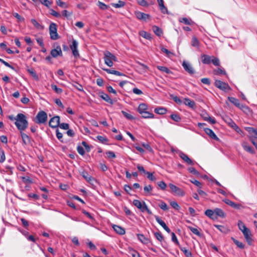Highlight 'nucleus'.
I'll use <instances>...</instances> for the list:
<instances>
[{
    "label": "nucleus",
    "mask_w": 257,
    "mask_h": 257,
    "mask_svg": "<svg viewBox=\"0 0 257 257\" xmlns=\"http://www.w3.org/2000/svg\"><path fill=\"white\" fill-rule=\"evenodd\" d=\"M15 124L20 131H25L28 126L29 123L27 117L23 113H18L17 115L16 121Z\"/></svg>",
    "instance_id": "obj_1"
},
{
    "label": "nucleus",
    "mask_w": 257,
    "mask_h": 257,
    "mask_svg": "<svg viewBox=\"0 0 257 257\" xmlns=\"http://www.w3.org/2000/svg\"><path fill=\"white\" fill-rule=\"evenodd\" d=\"M103 54L105 64L108 66L112 67L113 64V62L117 61V58L109 51H105L104 52Z\"/></svg>",
    "instance_id": "obj_2"
},
{
    "label": "nucleus",
    "mask_w": 257,
    "mask_h": 257,
    "mask_svg": "<svg viewBox=\"0 0 257 257\" xmlns=\"http://www.w3.org/2000/svg\"><path fill=\"white\" fill-rule=\"evenodd\" d=\"M49 29L51 39L56 40L59 38V36L57 33V28L56 24L51 23L49 26Z\"/></svg>",
    "instance_id": "obj_3"
},
{
    "label": "nucleus",
    "mask_w": 257,
    "mask_h": 257,
    "mask_svg": "<svg viewBox=\"0 0 257 257\" xmlns=\"http://www.w3.org/2000/svg\"><path fill=\"white\" fill-rule=\"evenodd\" d=\"M47 114L44 111H39L36 116L35 122L38 124L45 123L47 120Z\"/></svg>",
    "instance_id": "obj_4"
},
{
    "label": "nucleus",
    "mask_w": 257,
    "mask_h": 257,
    "mask_svg": "<svg viewBox=\"0 0 257 257\" xmlns=\"http://www.w3.org/2000/svg\"><path fill=\"white\" fill-rule=\"evenodd\" d=\"M214 85L220 90L225 92H227L231 89L230 87L227 83L219 80H215Z\"/></svg>",
    "instance_id": "obj_5"
},
{
    "label": "nucleus",
    "mask_w": 257,
    "mask_h": 257,
    "mask_svg": "<svg viewBox=\"0 0 257 257\" xmlns=\"http://www.w3.org/2000/svg\"><path fill=\"white\" fill-rule=\"evenodd\" d=\"M227 99L231 103L233 104L235 106L242 110L243 109H248L247 106L243 104H241L239 102V100L235 97L228 96Z\"/></svg>",
    "instance_id": "obj_6"
},
{
    "label": "nucleus",
    "mask_w": 257,
    "mask_h": 257,
    "mask_svg": "<svg viewBox=\"0 0 257 257\" xmlns=\"http://www.w3.org/2000/svg\"><path fill=\"white\" fill-rule=\"evenodd\" d=\"M169 186L172 192L176 195L183 196L185 195V192L180 188L172 184H169Z\"/></svg>",
    "instance_id": "obj_7"
},
{
    "label": "nucleus",
    "mask_w": 257,
    "mask_h": 257,
    "mask_svg": "<svg viewBox=\"0 0 257 257\" xmlns=\"http://www.w3.org/2000/svg\"><path fill=\"white\" fill-rule=\"evenodd\" d=\"M78 42L76 40L73 39L72 41V44L70 46V48L72 51L73 55L75 57H78L79 56V52L77 50Z\"/></svg>",
    "instance_id": "obj_8"
},
{
    "label": "nucleus",
    "mask_w": 257,
    "mask_h": 257,
    "mask_svg": "<svg viewBox=\"0 0 257 257\" xmlns=\"http://www.w3.org/2000/svg\"><path fill=\"white\" fill-rule=\"evenodd\" d=\"M21 136L22 137L23 143L26 145H31L32 144L33 140L23 131H20Z\"/></svg>",
    "instance_id": "obj_9"
},
{
    "label": "nucleus",
    "mask_w": 257,
    "mask_h": 257,
    "mask_svg": "<svg viewBox=\"0 0 257 257\" xmlns=\"http://www.w3.org/2000/svg\"><path fill=\"white\" fill-rule=\"evenodd\" d=\"M60 124V117L55 116L51 118L49 121V125L52 128H56Z\"/></svg>",
    "instance_id": "obj_10"
},
{
    "label": "nucleus",
    "mask_w": 257,
    "mask_h": 257,
    "mask_svg": "<svg viewBox=\"0 0 257 257\" xmlns=\"http://www.w3.org/2000/svg\"><path fill=\"white\" fill-rule=\"evenodd\" d=\"M242 232L247 243L250 245H251L253 239L252 238V234L250 229L248 228Z\"/></svg>",
    "instance_id": "obj_11"
},
{
    "label": "nucleus",
    "mask_w": 257,
    "mask_h": 257,
    "mask_svg": "<svg viewBox=\"0 0 257 257\" xmlns=\"http://www.w3.org/2000/svg\"><path fill=\"white\" fill-rule=\"evenodd\" d=\"M245 129L249 133V140L257 138V130L251 127H246Z\"/></svg>",
    "instance_id": "obj_12"
},
{
    "label": "nucleus",
    "mask_w": 257,
    "mask_h": 257,
    "mask_svg": "<svg viewBox=\"0 0 257 257\" xmlns=\"http://www.w3.org/2000/svg\"><path fill=\"white\" fill-rule=\"evenodd\" d=\"M51 55L54 58H56L58 56H62V52L61 47L57 46L56 48L52 49L51 51Z\"/></svg>",
    "instance_id": "obj_13"
},
{
    "label": "nucleus",
    "mask_w": 257,
    "mask_h": 257,
    "mask_svg": "<svg viewBox=\"0 0 257 257\" xmlns=\"http://www.w3.org/2000/svg\"><path fill=\"white\" fill-rule=\"evenodd\" d=\"M179 156L187 164L191 165H194L193 161L191 159H190L189 157L185 153L181 152L179 153Z\"/></svg>",
    "instance_id": "obj_14"
},
{
    "label": "nucleus",
    "mask_w": 257,
    "mask_h": 257,
    "mask_svg": "<svg viewBox=\"0 0 257 257\" xmlns=\"http://www.w3.org/2000/svg\"><path fill=\"white\" fill-rule=\"evenodd\" d=\"M155 219L157 222L168 232L170 233L171 230L170 228L166 225L165 222L163 221L160 217L158 216H155Z\"/></svg>",
    "instance_id": "obj_15"
},
{
    "label": "nucleus",
    "mask_w": 257,
    "mask_h": 257,
    "mask_svg": "<svg viewBox=\"0 0 257 257\" xmlns=\"http://www.w3.org/2000/svg\"><path fill=\"white\" fill-rule=\"evenodd\" d=\"M136 17L140 20L146 21L148 19H149L150 18V16L148 14H146L145 13L137 12L135 13Z\"/></svg>",
    "instance_id": "obj_16"
},
{
    "label": "nucleus",
    "mask_w": 257,
    "mask_h": 257,
    "mask_svg": "<svg viewBox=\"0 0 257 257\" xmlns=\"http://www.w3.org/2000/svg\"><path fill=\"white\" fill-rule=\"evenodd\" d=\"M224 202H225L226 204L231 206L232 208L237 209H240L242 207L241 205L240 204H236L234 202L228 199H225L223 200Z\"/></svg>",
    "instance_id": "obj_17"
},
{
    "label": "nucleus",
    "mask_w": 257,
    "mask_h": 257,
    "mask_svg": "<svg viewBox=\"0 0 257 257\" xmlns=\"http://www.w3.org/2000/svg\"><path fill=\"white\" fill-rule=\"evenodd\" d=\"M184 69L190 74H193L194 71L192 66L188 63L184 61L182 63Z\"/></svg>",
    "instance_id": "obj_18"
},
{
    "label": "nucleus",
    "mask_w": 257,
    "mask_h": 257,
    "mask_svg": "<svg viewBox=\"0 0 257 257\" xmlns=\"http://www.w3.org/2000/svg\"><path fill=\"white\" fill-rule=\"evenodd\" d=\"M241 145L243 149L246 152L251 154H254L255 153L254 149L251 146H249L246 142H243Z\"/></svg>",
    "instance_id": "obj_19"
},
{
    "label": "nucleus",
    "mask_w": 257,
    "mask_h": 257,
    "mask_svg": "<svg viewBox=\"0 0 257 257\" xmlns=\"http://www.w3.org/2000/svg\"><path fill=\"white\" fill-rule=\"evenodd\" d=\"M112 228H113L114 230L118 234L123 235L125 233V229L120 226L117 225H113Z\"/></svg>",
    "instance_id": "obj_20"
},
{
    "label": "nucleus",
    "mask_w": 257,
    "mask_h": 257,
    "mask_svg": "<svg viewBox=\"0 0 257 257\" xmlns=\"http://www.w3.org/2000/svg\"><path fill=\"white\" fill-rule=\"evenodd\" d=\"M157 2L161 12L163 14H168V9L165 6L163 0H157Z\"/></svg>",
    "instance_id": "obj_21"
},
{
    "label": "nucleus",
    "mask_w": 257,
    "mask_h": 257,
    "mask_svg": "<svg viewBox=\"0 0 257 257\" xmlns=\"http://www.w3.org/2000/svg\"><path fill=\"white\" fill-rule=\"evenodd\" d=\"M204 131L211 138L215 140H218V138L216 136V135L214 134L212 130L208 128H205Z\"/></svg>",
    "instance_id": "obj_22"
},
{
    "label": "nucleus",
    "mask_w": 257,
    "mask_h": 257,
    "mask_svg": "<svg viewBox=\"0 0 257 257\" xmlns=\"http://www.w3.org/2000/svg\"><path fill=\"white\" fill-rule=\"evenodd\" d=\"M183 103L186 105L188 106L191 108H195L196 107L195 103L194 101L191 100L189 98H185L184 100Z\"/></svg>",
    "instance_id": "obj_23"
},
{
    "label": "nucleus",
    "mask_w": 257,
    "mask_h": 257,
    "mask_svg": "<svg viewBox=\"0 0 257 257\" xmlns=\"http://www.w3.org/2000/svg\"><path fill=\"white\" fill-rule=\"evenodd\" d=\"M100 97L103 99L104 100L106 101L107 102L113 104V100L110 98V97L108 96V94H105L103 92H102L100 95Z\"/></svg>",
    "instance_id": "obj_24"
},
{
    "label": "nucleus",
    "mask_w": 257,
    "mask_h": 257,
    "mask_svg": "<svg viewBox=\"0 0 257 257\" xmlns=\"http://www.w3.org/2000/svg\"><path fill=\"white\" fill-rule=\"evenodd\" d=\"M214 226L216 228H217L222 233L226 234V233H227L229 231V229L227 227H226V226L221 225H217V224H214Z\"/></svg>",
    "instance_id": "obj_25"
},
{
    "label": "nucleus",
    "mask_w": 257,
    "mask_h": 257,
    "mask_svg": "<svg viewBox=\"0 0 257 257\" xmlns=\"http://www.w3.org/2000/svg\"><path fill=\"white\" fill-rule=\"evenodd\" d=\"M202 62L205 64H209L211 61V57L209 55L203 54L201 55Z\"/></svg>",
    "instance_id": "obj_26"
},
{
    "label": "nucleus",
    "mask_w": 257,
    "mask_h": 257,
    "mask_svg": "<svg viewBox=\"0 0 257 257\" xmlns=\"http://www.w3.org/2000/svg\"><path fill=\"white\" fill-rule=\"evenodd\" d=\"M214 210L215 216H216V217L217 216H219L222 218L225 217V213L222 209L218 208H216L214 209Z\"/></svg>",
    "instance_id": "obj_27"
},
{
    "label": "nucleus",
    "mask_w": 257,
    "mask_h": 257,
    "mask_svg": "<svg viewBox=\"0 0 257 257\" xmlns=\"http://www.w3.org/2000/svg\"><path fill=\"white\" fill-rule=\"evenodd\" d=\"M137 236L139 240L143 243L148 244L149 242V239L146 237L143 234H138Z\"/></svg>",
    "instance_id": "obj_28"
},
{
    "label": "nucleus",
    "mask_w": 257,
    "mask_h": 257,
    "mask_svg": "<svg viewBox=\"0 0 257 257\" xmlns=\"http://www.w3.org/2000/svg\"><path fill=\"white\" fill-rule=\"evenodd\" d=\"M205 214L211 219H216V216H215L214 210L211 209H207L205 211Z\"/></svg>",
    "instance_id": "obj_29"
},
{
    "label": "nucleus",
    "mask_w": 257,
    "mask_h": 257,
    "mask_svg": "<svg viewBox=\"0 0 257 257\" xmlns=\"http://www.w3.org/2000/svg\"><path fill=\"white\" fill-rule=\"evenodd\" d=\"M191 44L192 46L199 49L200 42L196 37L193 36L192 38Z\"/></svg>",
    "instance_id": "obj_30"
},
{
    "label": "nucleus",
    "mask_w": 257,
    "mask_h": 257,
    "mask_svg": "<svg viewBox=\"0 0 257 257\" xmlns=\"http://www.w3.org/2000/svg\"><path fill=\"white\" fill-rule=\"evenodd\" d=\"M144 202L142 203L139 200H134L133 201V204L137 207L138 209H140L142 211L143 210V208L144 207Z\"/></svg>",
    "instance_id": "obj_31"
},
{
    "label": "nucleus",
    "mask_w": 257,
    "mask_h": 257,
    "mask_svg": "<svg viewBox=\"0 0 257 257\" xmlns=\"http://www.w3.org/2000/svg\"><path fill=\"white\" fill-rule=\"evenodd\" d=\"M148 109V106L146 104L142 103H141L138 108V111L141 114L146 111Z\"/></svg>",
    "instance_id": "obj_32"
},
{
    "label": "nucleus",
    "mask_w": 257,
    "mask_h": 257,
    "mask_svg": "<svg viewBox=\"0 0 257 257\" xmlns=\"http://www.w3.org/2000/svg\"><path fill=\"white\" fill-rule=\"evenodd\" d=\"M152 29L155 34L158 36H161L163 34V31L162 29L158 26H153Z\"/></svg>",
    "instance_id": "obj_33"
},
{
    "label": "nucleus",
    "mask_w": 257,
    "mask_h": 257,
    "mask_svg": "<svg viewBox=\"0 0 257 257\" xmlns=\"http://www.w3.org/2000/svg\"><path fill=\"white\" fill-rule=\"evenodd\" d=\"M82 176L86 179L88 182L90 183L94 179L91 177L86 172L83 171L81 173Z\"/></svg>",
    "instance_id": "obj_34"
},
{
    "label": "nucleus",
    "mask_w": 257,
    "mask_h": 257,
    "mask_svg": "<svg viewBox=\"0 0 257 257\" xmlns=\"http://www.w3.org/2000/svg\"><path fill=\"white\" fill-rule=\"evenodd\" d=\"M154 111L156 113L159 114H164L166 113L167 109L164 107H159L156 108Z\"/></svg>",
    "instance_id": "obj_35"
},
{
    "label": "nucleus",
    "mask_w": 257,
    "mask_h": 257,
    "mask_svg": "<svg viewBox=\"0 0 257 257\" xmlns=\"http://www.w3.org/2000/svg\"><path fill=\"white\" fill-rule=\"evenodd\" d=\"M31 22L35 28L38 30H43L44 27L43 26L40 25L35 19H32Z\"/></svg>",
    "instance_id": "obj_36"
},
{
    "label": "nucleus",
    "mask_w": 257,
    "mask_h": 257,
    "mask_svg": "<svg viewBox=\"0 0 257 257\" xmlns=\"http://www.w3.org/2000/svg\"><path fill=\"white\" fill-rule=\"evenodd\" d=\"M179 247L181 250L183 252L186 257H193L192 254L189 250L187 249L185 247L181 246H180Z\"/></svg>",
    "instance_id": "obj_37"
},
{
    "label": "nucleus",
    "mask_w": 257,
    "mask_h": 257,
    "mask_svg": "<svg viewBox=\"0 0 257 257\" xmlns=\"http://www.w3.org/2000/svg\"><path fill=\"white\" fill-rule=\"evenodd\" d=\"M213 73L215 75H226V72L224 69L218 68L213 70Z\"/></svg>",
    "instance_id": "obj_38"
},
{
    "label": "nucleus",
    "mask_w": 257,
    "mask_h": 257,
    "mask_svg": "<svg viewBox=\"0 0 257 257\" xmlns=\"http://www.w3.org/2000/svg\"><path fill=\"white\" fill-rule=\"evenodd\" d=\"M141 114H142V117L145 118H154V115L153 113L147 111H144L142 113H141Z\"/></svg>",
    "instance_id": "obj_39"
},
{
    "label": "nucleus",
    "mask_w": 257,
    "mask_h": 257,
    "mask_svg": "<svg viewBox=\"0 0 257 257\" xmlns=\"http://www.w3.org/2000/svg\"><path fill=\"white\" fill-rule=\"evenodd\" d=\"M140 35L141 36H142L143 37H144L148 40H150L152 38L151 34H150L146 31H142L140 32Z\"/></svg>",
    "instance_id": "obj_40"
},
{
    "label": "nucleus",
    "mask_w": 257,
    "mask_h": 257,
    "mask_svg": "<svg viewBox=\"0 0 257 257\" xmlns=\"http://www.w3.org/2000/svg\"><path fill=\"white\" fill-rule=\"evenodd\" d=\"M238 226L239 229L241 231V232L248 229L247 227H246L244 223L241 220H239L238 221Z\"/></svg>",
    "instance_id": "obj_41"
},
{
    "label": "nucleus",
    "mask_w": 257,
    "mask_h": 257,
    "mask_svg": "<svg viewBox=\"0 0 257 257\" xmlns=\"http://www.w3.org/2000/svg\"><path fill=\"white\" fill-rule=\"evenodd\" d=\"M231 239L233 241V242L237 245V247H238L240 248L243 249L244 248V245L239 241L235 239L233 237H231Z\"/></svg>",
    "instance_id": "obj_42"
},
{
    "label": "nucleus",
    "mask_w": 257,
    "mask_h": 257,
    "mask_svg": "<svg viewBox=\"0 0 257 257\" xmlns=\"http://www.w3.org/2000/svg\"><path fill=\"white\" fill-rule=\"evenodd\" d=\"M157 68L158 70L162 72H164L167 74L171 73V71L167 67L165 66H158Z\"/></svg>",
    "instance_id": "obj_43"
},
{
    "label": "nucleus",
    "mask_w": 257,
    "mask_h": 257,
    "mask_svg": "<svg viewBox=\"0 0 257 257\" xmlns=\"http://www.w3.org/2000/svg\"><path fill=\"white\" fill-rule=\"evenodd\" d=\"M137 168L142 175H146L148 172L146 171L145 170L144 167L140 164H137Z\"/></svg>",
    "instance_id": "obj_44"
},
{
    "label": "nucleus",
    "mask_w": 257,
    "mask_h": 257,
    "mask_svg": "<svg viewBox=\"0 0 257 257\" xmlns=\"http://www.w3.org/2000/svg\"><path fill=\"white\" fill-rule=\"evenodd\" d=\"M121 113L123 115V116L128 120H133L135 119V117L133 116L132 114L125 112L123 110L121 111Z\"/></svg>",
    "instance_id": "obj_45"
},
{
    "label": "nucleus",
    "mask_w": 257,
    "mask_h": 257,
    "mask_svg": "<svg viewBox=\"0 0 257 257\" xmlns=\"http://www.w3.org/2000/svg\"><path fill=\"white\" fill-rule=\"evenodd\" d=\"M170 117L171 119H172L173 120H174L176 122H179L180 121L181 118L180 115L178 114H172L170 115Z\"/></svg>",
    "instance_id": "obj_46"
},
{
    "label": "nucleus",
    "mask_w": 257,
    "mask_h": 257,
    "mask_svg": "<svg viewBox=\"0 0 257 257\" xmlns=\"http://www.w3.org/2000/svg\"><path fill=\"white\" fill-rule=\"evenodd\" d=\"M179 21L180 22V23H184L186 25H191V21L188 19L187 18H180L179 20Z\"/></svg>",
    "instance_id": "obj_47"
},
{
    "label": "nucleus",
    "mask_w": 257,
    "mask_h": 257,
    "mask_svg": "<svg viewBox=\"0 0 257 257\" xmlns=\"http://www.w3.org/2000/svg\"><path fill=\"white\" fill-rule=\"evenodd\" d=\"M125 5V3L121 1H118L117 4H112V6L115 8L123 7Z\"/></svg>",
    "instance_id": "obj_48"
},
{
    "label": "nucleus",
    "mask_w": 257,
    "mask_h": 257,
    "mask_svg": "<svg viewBox=\"0 0 257 257\" xmlns=\"http://www.w3.org/2000/svg\"><path fill=\"white\" fill-rule=\"evenodd\" d=\"M189 228L190 230V231H191L194 234L197 235L198 236H201V233L200 232V231L197 228L193 227H189Z\"/></svg>",
    "instance_id": "obj_49"
},
{
    "label": "nucleus",
    "mask_w": 257,
    "mask_h": 257,
    "mask_svg": "<svg viewBox=\"0 0 257 257\" xmlns=\"http://www.w3.org/2000/svg\"><path fill=\"white\" fill-rule=\"evenodd\" d=\"M96 138L99 141V142L103 144H105L108 142V139L106 137L101 136H97Z\"/></svg>",
    "instance_id": "obj_50"
},
{
    "label": "nucleus",
    "mask_w": 257,
    "mask_h": 257,
    "mask_svg": "<svg viewBox=\"0 0 257 257\" xmlns=\"http://www.w3.org/2000/svg\"><path fill=\"white\" fill-rule=\"evenodd\" d=\"M40 3L48 8H50V6L52 4V2H50L48 0H40Z\"/></svg>",
    "instance_id": "obj_51"
},
{
    "label": "nucleus",
    "mask_w": 257,
    "mask_h": 257,
    "mask_svg": "<svg viewBox=\"0 0 257 257\" xmlns=\"http://www.w3.org/2000/svg\"><path fill=\"white\" fill-rule=\"evenodd\" d=\"M129 252L133 256V257H141L139 253L133 248L130 249Z\"/></svg>",
    "instance_id": "obj_52"
},
{
    "label": "nucleus",
    "mask_w": 257,
    "mask_h": 257,
    "mask_svg": "<svg viewBox=\"0 0 257 257\" xmlns=\"http://www.w3.org/2000/svg\"><path fill=\"white\" fill-rule=\"evenodd\" d=\"M51 88L58 94H60L62 92V89L61 88L57 87V86L55 84H52Z\"/></svg>",
    "instance_id": "obj_53"
},
{
    "label": "nucleus",
    "mask_w": 257,
    "mask_h": 257,
    "mask_svg": "<svg viewBox=\"0 0 257 257\" xmlns=\"http://www.w3.org/2000/svg\"><path fill=\"white\" fill-rule=\"evenodd\" d=\"M171 236H172V240L173 242H174L175 244H176L177 245H178L179 247L180 244L179 242L177 239V238L175 235V234L174 232H171Z\"/></svg>",
    "instance_id": "obj_54"
},
{
    "label": "nucleus",
    "mask_w": 257,
    "mask_h": 257,
    "mask_svg": "<svg viewBox=\"0 0 257 257\" xmlns=\"http://www.w3.org/2000/svg\"><path fill=\"white\" fill-rule=\"evenodd\" d=\"M154 235L159 241H162L164 240V237L161 232H155Z\"/></svg>",
    "instance_id": "obj_55"
},
{
    "label": "nucleus",
    "mask_w": 257,
    "mask_h": 257,
    "mask_svg": "<svg viewBox=\"0 0 257 257\" xmlns=\"http://www.w3.org/2000/svg\"><path fill=\"white\" fill-rule=\"evenodd\" d=\"M159 207L164 211L168 210V207L167 204L162 201H161V203L159 204Z\"/></svg>",
    "instance_id": "obj_56"
},
{
    "label": "nucleus",
    "mask_w": 257,
    "mask_h": 257,
    "mask_svg": "<svg viewBox=\"0 0 257 257\" xmlns=\"http://www.w3.org/2000/svg\"><path fill=\"white\" fill-rule=\"evenodd\" d=\"M98 6L100 9L103 10H106L108 8V6L107 5L100 1L98 2Z\"/></svg>",
    "instance_id": "obj_57"
},
{
    "label": "nucleus",
    "mask_w": 257,
    "mask_h": 257,
    "mask_svg": "<svg viewBox=\"0 0 257 257\" xmlns=\"http://www.w3.org/2000/svg\"><path fill=\"white\" fill-rule=\"evenodd\" d=\"M73 86L75 87L77 90L79 91H83V86L79 84L78 83L75 82L74 84H73Z\"/></svg>",
    "instance_id": "obj_58"
},
{
    "label": "nucleus",
    "mask_w": 257,
    "mask_h": 257,
    "mask_svg": "<svg viewBox=\"0 0 257 257\" xmlns=\"http://www.w3.org/2000/svg\"><path fill=\"white\" fill-rule=\"evenodd\" d=\"M6 159L4 151L0 149V163H3Z\"/></svg>",
    "instance_id": "obj_59"
},
{
    "label": "nucleus",
    "mask_w": 257,
    "mask_h": 257,
    "mask_svg": "<svg viewBox=\"0 0 257 257\" xmlns=\"http://www.w3.org/2000/svg\"><path fill=\"white\" fill-rule=\"evenodd\" d=\"M106 154L108 158L113 159L116 157L115 153L112 151H108L106 152Z\"/></svg>",
    "instance_id": "obj_60"
},
{
    "label": "nucleus",
    "mask_w": 257,
    "mask_h": 257,
    "mask_svg": "<svg viewBox=\"0 0 257 257\" xmlns=\"http://www.w3.org/2000/svg\"><path fill=\"white\" fill-rule=\"evenodd\" d=\"M158 185L160 187V188L163 190H165L166 187H167V185L164 182V181H160V182H158Z\"/></svg>",
    "instance_id": "obj_61"
},
{
    "label": "nucleus",
    "mask_w": 257,
    "mask_h": 257,
    "mask_svg": "<svg viewBox=\"0 0 257 257\" xmlns=\"http://www.w3.org/2000/svg\"><path fill=\"white\" fill-rule=\"evenodd\" d=\"M139 5L143 7H148L149 6L148 3L145 0H137Z\"/></svg>",
    "instance_id": "obj_62"
},
{
    "label": "nucleus",
    "mask_w": 257,
    "mask_h": 257,
    "mask_svg": "<svg viewBox=\"0 0 257 257\" xmlns=\"http://www.w3.org/2000/svg\"><path fill=\"white\" fill-rule=\"evenodd\" d=\"M77 151L78 153L82 156H83L85 154V151L83 148L80 146H78L77 147Z\"/></svg>",
    "instance_id": "obj_63"
},
{
    "label": "nucleus",
    "mask_w": 257,
    "mask_h": 257,
    "mask_svg": "<svg viewBox=\"0 0 257 257\" xmlns=\"http://www.w3.org/2000/svg\"><path fill=\"white\" fill-rule=\"evenodd\" d=\"M170 205L173 208L176 210H179L180 209L179 205H178V203L176 201H171L170 202Z\"/></svg>",
    "instance_id": "obj_64"
}]
</instances>
